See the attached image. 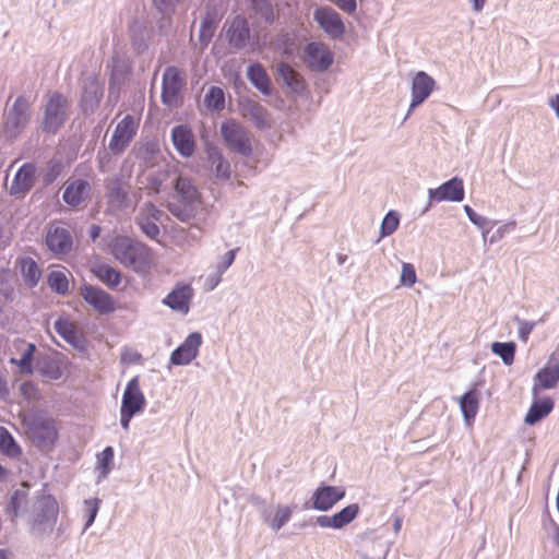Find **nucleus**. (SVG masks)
<instances>
[{"label": "nucleus", "mask_w": 559, "mask_h": 559, "mask_svg": "<svg viewBox=\"0 0 559 559\" xmlns=\"http://www.w3.org/2000/svg\"><path fill=\"white\" fill-rule=\"evenodd\" d=\"M252 4L267 23H272L274 21L273 8L269 2L265 0H252Z\"/></svg>", "instance_id": "nucleus-46"}, {"label": "nucleus", "mask_w": 559, "mask_h": 559, "mask_svg": "<svg viewBox=\"0 0 559 559\" xmlns=\"http://www.w3.org/2000/svg\"><path fill=\"white\" fill-rule=\"evenodd\" d=\"M59 513L58 501L50 495L44 496L39 500L38 518L41 523L56 522Z\"/></svg>", "instance_id": "nucleus-32"}, {"label": "nucleus", "mask_w": 559, "mask_h": 559, "mask_svg": "<svg viewBox=\"0 0 559 559\" xmlns=\"http://www.w3.org/2000/svg\"><path fill=\"white\" fill-rule=\"evenodd\" d=\"M20 392L27 401L36 400L38 396L37 388L32 382L22 383L20 386Z\"/></svg>", "instance_id": "nucleus-48"}, {"label": "nucleus", "mask_w": 559, "mask_h": 559, "mask_svg": "<svg viewBox=\"0 0 559 559\" xmlns=\"http://www.w3.org/2000/svg\"><path fill=\"white\" fill-rule=\"evenodd\" d=\"M345 497V489L338 486H319L312 495V508L329 511Z\"/></svg>", "instance_id": "nucleus-13"}, {"label": "nucleus", "mask_w": 559, "mask_h": 559, "mask_svg": "<svg viewBox=\"0 0 559 559\" xmlns=\"http://www.w3.org/2000/svg\"><path fill=\"white\" fill-rule=\"evenodd\" d=\"M253 111H254V119L259 127L264 126L265 123V112L259 105H253Z\"/></svg>", "instance_id": "nucleus-54"}, {"label": "nucleus", "mask_w": 559, "mask_h": 559, "mask_svg": "<svg viewBox=\"0 0 559 559\" xmlns=\"http://www.w3.org/2000/svg\"><path fill=\"white\" fill-rule=\"evenodd\" d=\"M40 374L48 380H58L62 376L61 368L53 360H45L40 367Z\"/></svg>", "instance_id": "nucleus-43"}, {"label": "nucleus", "mask_w": 559, "mask_h": 559, "mask_svg": "<svg viewBox=\"0 0 559 559\" xmlns=\"http://www.w3.org/2000/svg\"><path fill=\"white\" fill-rule=\"evenodd\" d=\"M114 258L136 273H147L154 265V255L144 243L126 236L115 237L110 245Z\"/></svg>", "instance_id": "nucleus-1"}, {"label": "nucleus", "mask_w": 559, "mask_h": 559, "mask_svg": "<svg viewBox=\"0 0 559 559\" xmlns=\"http://www.w3.org/2000/svg\"><path fill=\"white\" fill-rule=\"evenodd\" d=\"M221 133L229 150L242 156L251 155V136L241 124L235 120H227L222 123Z\"/></svg>", "instance_id": "nucleus-6"}, {"label": "nucleus", "mask_w": 559, "mask_h": 559, "mask_svg": "<svg viewBox=\"0 0 559 559\" xmlns=\"http://www.w3.org/2000/svg\"><path fill=\"white\" fill-rule=\"evenodd\" d=\"M46 243L55 253H66L72 247V238L66 228L51 225L46 236Z\"/></svg>", "instance_id": "nucleus-21"}, {"label": "nucleus", "mask_w": 559, "mask_h": 559, "mask_svg": "<svg viewBox=\"0 0 559 559\" xmlns=\"http://www.w3.org/2000/svg\"><path fill=\"white\" fill-rule=\"evenodd\" d=\"M429 199L436 202H461L464 199V186L462 179L454 177L442 183L437 189H429Z\"/></svg>", "instance_id": "nucleus-15"}, {"label": "nucleus", "mask_w": 559, "mask_h": 559, "mask_svg": "<svg viewBox=\"0 0 559 559\" xmlns=\"http://www.w3.org/2000/svg\"><path fill=\"white\" fill-rule=\"evenodd\" d=\"M549 105L555 109L556 115L559 118V94L549 99Z\"/></svg>", "instance_id": "nucleus-57"}, {"label": "nucleus", "mask_w": 559, "mask_h": 559, "mask_svg": "<svg viewBox=\"0 0 559 559\" xmlns=\"http://www.w3.org/2000/svg\"><path fill=\"white\" fill-rule=\"evenodd\" d=\"M0 559H8L5 550L0 549Z\"/></svg>", "instance_id": "nucleus-63"}, {"label": "nucleus", "mask_w": 559, "mask_h": 559, "mask_svg": "<svg viewBox=\"0 0 559 559\" xmlns=\"http://www.w3.org/2000/svg\"><path fill=\"white\" fill-rule=\"evenodd\" d=\"M227 37L235 47H242L249 38V27L246 19L236 16L227 28Z\"/></svg>", "instance_id": "nucleus-25"}, {"label": "nucleus", "mask_w": 559, "mask_h": 559, "mask_svg": "<svg viewBox=\"0 0 559 559\" xmlns=\"http://www.w3.org/2000/svg\"><path fill=\"white\" fill-rule=\"evenodd\" d=\"M7 476V471L0 465V480Z\"/></svg>", "instance_id": "nucleus-62"}, {"label": "nucleus", "mask_w": 559, "mask_h": 559, "mask_svg": "<svg viewBox=\"0 0 559 559\" xmlns=\"http://www.w3.org/2000/svg\"><path fill=\"white\" fill-rule=\"evenodd\" d=\"M100 234V227L97 225H92L90 229V235L93 240H95Z\"/></svg>", "instance_id": "nucleus-58"}, {"label": "nucleus", "mask_w": 559, "mask_h": 559, "mask_svg": "<svg viewBox=\"0 0 559 559\" xmlns=\"http://www.w3.org/2000/svg\"><path fill=\"white\" fill-rule=\"evenodd\" d=\"M399 224H400V218H399L397 213H395L393 211L389 212L384 216L382 224H381V236L385 237V236L392 235L397 229Z\"/></svg>", "instance_id": "nucleus-42"}, {"label": "nucleus", "mask_w": 559, "mask_h": 559, "mask_svg": "<svg viewBox=\"0 0 559 559\" xmlns=\"http://www.w3.org/2000/svg\"><path fill=\"white\" fill-rule=\"evenodd\" d=\"M69 103L58 92L48 94L43 120V130L47 133H56L67 119Z\"/></svg>", "instance_id": "nucleus-5"}, {"label": "nucleus", "mask_w": 559, "mask_h": 559, "mask_svg": "<svg viewBox=\"0 0 559 559\" xmlns=\"http://www.w3.org/2000/svg\"><path fill=\"white\" fill-rule=\"evenodd\" d=\"M334 2L341 10L347 13H353L356 11L357 4L356 0H331Z\"/></svg>", "instance_id": "nucleus-51"}, {"label": "nucleus", "mask_w": 559, "mask_h": 559, "mask_svg": "<svg viewBox=\"0 0 559 559\" xmlns=\"http://www.w3.org/2000/svg\"><path fill=\"white\" fill-rule=\"evenodd\" d=\"M16 498L13 497L12 500H11V504L13 507V512H14V515H16L17 513V510H16V502H15Z\"/></svg>", "instance_id": "nucleus-61"}, {"label": "nucleus", "mask_w": 559, "mask_h": 559, "mask_svg": "<svg viewBox=\"0 0 559 559\" xmlns=\"http://www.w3.org/2000/svg\"><path fill=\"white\" fill-rule=\"evenodd\" d=\"M292 509L288 506H277L274 515L265 521L269 523L272 530H281L292 518Z\"/></svg>", "instance_id": "nucleus-38"}, {"label": "nucleus", "mask_w": 559, "mask_h": 559, "mask_svg": "<svg viewBox=\"0 0 559 559\" xmlns=\"http://www.w3.org/2000/svg\"><path fill=\"white\" fill-rule=\"evenodd\" d=\"M145 403L139 378L134 377L128 382L121 401L120 424L124 430L129 429L132 417L143 411Z\"/></svg>", "instance_id": "nucleus-4"}, {"label": "nucleus", "mask_w": 559, "mask_h": 559, "mask_svg": "<svg viewBox=\"0 0 559 559\" xmlns=\"http://www.w3.org/2000/svg\"><path fill=\"white\" fill-rule=\"evenodd\" d=\"M88 190L90 183L87 181L81 179L74 180L67 186L63 192V200L67 204L76 206L84 200Z\"/></svg>", "instance_id": "nucleus-27"}, {"label": "nucleus", "mask_w": 559, "mask_h": 559, "mask_svg": "<svg viewBox=\"0 0 559 559\" xmlns=\"http://www.w3.org/2000/svg\"><path fill=\"white\" fill-rule=\"evenodd\" d=\"M559 381V360L550 357L547 365L542 368L535 377V390L537 388L547 390L552 389Z\"/></svg>", "instance_id": "nucleus-22"}, {"label": "nucleus", "mask_w": 559, "mask_h": 559, "mask_svg": "<svg viewBox=\"0 0 559 559\" xmlns=\"http://www.w3.org/2000/svg\"><path fill=\"white\" fill-rule=\"evenodd\" d=\"M314 20L320 27L332 38H341L345 33V25L340 14L332 8H319L314 11Z\"/></svg>", "instance_id": "nucleus-12"}, {"label": "nucleus", "mask_w": 559, "mask_h": 559, "mask_svg": "<svg viewBox=\"0 0 559 559\" xmlns=\"http://www.w3.org/2000/svg\"><path fill=\"white\" fill-rule=\"evenodd\" d=\"M9 396V389L7 381L0 376V397L7 399Z\"/></svg>", "instance_id": "nucleus-56"}, {"label": "nucleus", "mask_w": 559, "mask_h": 559, "mask_svg": "<svg viewBox=\"0 0 559 559\" xmlns=\"http://www.w3.org/2000/svg\"><path fill=\"white\" fill-rule=\"evenodd\" d=\"M114 460V450L111 447H107L98 455V465L103 469V474H108L110 464Z\"/></svg>", "instance_id": "nucleus-47"}, {"label": "nucleus", "mask_w": 559, "mask_h": 559, "mask_svg": "<svg viewBox=\"0 0 559 559\" xmlns=\"http://www.w3.org/2000/svg\"><path fill=\"white\" fill-rule=\"evenodd\" d=\"M552 408L554 402L551 399L546 397L537 400L530 407L524 420L527 425H534L546 417Z\"/></svg>", "instance_id": "nucleus-30"}, {"label": "nucleus", "mask_w": 559, "mask_h": 559, "mask_svg": "<svg viewBox=\"0 0 559 559\" xmlns=\"http://www.w3.org/2000/svg\"><path fill=\"white\" fill-rule=\"evenodd\" d=\"M207 156L211 160L212 165L215 166L216 177L222 179L230 178V164L227 159L224 158L219 150L215 146H211L207 148Z\"/></svg>", "instance_id": "nucleus-33"}, {"label": "nucleus", "mask_w": 559, "mask_h": 559, "mask_svg": "<svg viewBox=\"0 0 559 559\" xmlns=\"http://www.w3.org/2000/svg\"><path fill=\"white\" fill-rule=\"evenodd\" d=\"M486 0H474L475 11H480L485 5Z\"/></svg>", "instance_id": "nucleus-59"}, {"label": "nucleus", "mask_w": 559, "mask_h": 559, "mask_svg": "<svg viewBox=\"0 0 559 559\" xmlns=\"http://www.w3.org/2000/svg\"><path fill=\"white\" fill-rule=\"evenodd\" d=\"M173 144L183 157H190L195 151V140L191 129L187 126H177L171 131Z\"/></svg>", "instance_id": "nucleus-20"}, {"label": "nucleus", "mask_w": 559, "mask_h": 559, "mask_svg": "<svg viewBox=\"0 0 559 559\" xmlns=\"http://www.w3.org/2000/svg\"><path fill=\"white\" fill-rule=\"evenodd\" d=\"M108 201L112 206L120 207L124 205L127 200V191L123 189L118 179L112 180L107 185Z\"/></svg>", "instance_id": "nucleus-37"}, {"label": "nucleus", "mask_w": 559, "mask_h": 559, "mask_svg": "<svg viewBox=\"0 0 559 559\" xmlns=\"http://www.w3.org/2000/svg\"><path fill=\"white\" fill-rule=\"evenodd\" d=\"M417 281L416 271L413 264L403 263L401 273V283L404 286H413Z\"/></svg>", "instance_id": "nucleus-45"}, {"label": "nucleus", "mask_w": 559, "mask_h": 559, "mask_svg": "<svg viewBox=\"0 0 559 559\" xmlns=\"http://www.w3.org/2000/svg\"><path fill=\"white\" fill-rule=\"evenodd\" d=\"M0 449L11 456L20 453L19 445L15 443L13 437L4 427H0Z\"/></svg>", "instance_id": "nucleus-41"}, {"label": "nucleus", "mask_w": 559, "mask_h": 559, "mask_svg": "<svg viewBox=\"0 0 559 559\" xmlns=\"http://www.w3.org/2000/svg\"><path fill=\"white\" fill-rule=\"evenodd\" d=\"M26 433L40 449L50 448L58 438L55 419L44 415H28L23 419Z\"/></svg>", "instance_id": "nucleus-2"}, {"label": "nucleus", "mask_w": 559, "mask_h": 559, "mask_svg": "<svg viewBox=\"0 0 559 559\" xmlns=\"http://www.w3.org/2000/svg\"><path fill=\"white\" fill-rule=\"evenodd\" d=\"M305 63L314 71H325L333 63V53L323 43H309L302 57Z\"/></svg>", "instance_id": "nucleus-11"}, {"label": "nucleus", "mask_w": 559, "mask_h": 559, "mask_svg": "<svg viewBox=\"0 0 559 559\" xmlns=\"http://www.w3.org/2000/svg\"><path fill=\"white\" fill-rule=\"evenodd\" d=\"M480 394L477 389H472L460 399V407L465 421L471 425L479 408Z\"/></svg>", "instance_id": "nucleus-26"}, {"label": "nucleus", "mask_w": 559, "mask_h": 559, "mask_svg": "<svg viewBox=\"0 0 559 559\" xmlns=\"http://www.w3.org/2000/svg\"><path fill=\"white\" fill-rule=\"evenodd\" d=\"M491 350L501 357L503 362L508 366H510L514 360L515 355V344L512 342L509 343H500L495 342L491 345Z\"/></svg>", "instance_id": "nucleus-39"}, {"label": "nucleus", "mask_w": 559, "mask_h": 559, "mask_svg": "<svg viewBox=\"0 0 559 559\" xmlns=\"http://www.w3.org/2000/svg\"><path fill=\"white\" fill-rule=\"evenodd\" d=\"M29 107L31 104L25 96H19L15 99L12 107L9 109L4 121V132L9 136L15 138L28 123Z\"/></svg>", "instance_id": "nucleus-9"}, {"label": "nucleus", "mask_w": 559, "mask_h": 559, "mask_svg": "<svg viewBox=\"0 0 559 559\" xmlns=\"http://www.w3.org/2000/svg\"><path fill=\"white\" fill-rule=\"evenodd\" d=\"M247 75L251 83L263 94L267 95L271 93V81L261 64H251L248 68Z\"/></svg>", "instance_id": "nucleus-31"}, {"label": "nucleus", "mask_w": 559, "mask_h": 559, "mask_svg": "<svg viewBox=\"0 0 559 559\" xmlns=\"http://www.w3.org/2000/svg\"><path fill=\"white\" fill-rule=\"evenodd\" d=\"M21 271L23 275V280L25 284L29 287H34L37 285L41 272L37 265V263L32 259H23L21 261Z\"/></svg>", "instance_id": "nucleus-36"}, {"label": "nucleus", "mask_w": 559, "mask_h": 559, "mask_svg": "<svg viewBox=\"0 0 559 559\" xmlns=\"http://www.w3.org/2000/svg\"><path fill=\"white\" fill-rule=\"evenodd\" d=\"M85 506H86V511L88 513V518L86 521V527H88L90 525H92V523L94 522V520L96 518V514L98 511V500L97 499L86 500Z\"/></svg>", "instance_id": "nucleus-49"}, {"label": "nucleus", "mask_w": 559, "mask_h": 559, "mask_svg": "<svg viewBox=\"0 0 559 559\" xmlns=\"http://www.w3.org/2000/svg\"><path fill=\"white\" fill-rule=\"evenodd\" d=\"M192 297V288L189 285L178 284L164 299V304L174 310L187 313Z\"/></svg>", "instance_id": "nucleus-23"}, {"label": "nucleus", "mask_w": 559, "mask_h": 559, "mask_svg": "<svg viewBox=\"0 0 559 559\" xmlns=\"http://www.w3.org/2000/svg\"><path fill=\"white\" fill-rule=\"evenodd\" d=\"M14 346L21 352L20 358H11L10 362L19 366L20 371L23 373H32V360L35 353V345L26 343L25 341H16Z\"/></svg>", "instance_id": "nucleus-24"}, {"label": "nucleus", "mask_w": 559, "mask_h": 559, "mask_svg": "<svg viewBox=\"0 0 559 559\" xmlns=\"http://www.w3.org/2000/svg\"><path fill=\"white\" fill-rule=\"evenodd\" d=\"M68 274L70 272L66 267L52 270L48 275L50 288L58 294L66 295L69 290Z\"/></svg>", "instance_id": "nucleus-34"}, {"label": "nucleus", "mask_w": 559, "mask_h": 559, "mask_svg": "<svg viewBox=\"0 0 559 559\" xmlns=\"http://www.w3.org/2000/svg\"><path fill=\"white\" fill-rule=\"evenodd\" d=\"M56 332L63 337L64 341L78 347L81 344V333L79 332L75 323L67 318H59L55 322Z\"/></svg>", "instance_id": "nucleus-28"}, {"label": "nucleus", "mask_w": 559, "mask_h": 559, "mask_svg": "<svg viewBox=\"0 0 559 559\" xmlns=\"http://www.w3.org/2000/svg\"><path fill=\"white\" fill-rule=\"evenodd\" d=\"M277 70L280 76L294 92H299L304 90L302 76L298 72H296L289 64L281 63Z\"/></svg>", "instance_id": "nucleus-35"}, {"label": "nucleus", "mask_w": 559, "mask_h": 559, "mask_svg": "<svg viewBox=\"0 0 559 559\" xmlns=\"http://www.w3.org/2000/svg\"><path fill=\"white\" fill-rule=\"evenodd\" d=\"M235 250H230L228 251L225 257H224V260H223V271L227 270L234 262L235 260Z\"/></svg>", "instance_id": "nucleus-55"}, {"label": "nucleus", "mask_w": 559, "mask_h": 559, "mask_svg": "<svg viewBox=\"0 0 559 559\" xmlns=\"http://www.w3.org/2000/svg\"><path fill=\"white\" fill-rule=\"evenodd\" d=\"M554 542L559 548V526H557L554 531Z\"/></svg>", "instance_id": "nucleus-60"}, {"label": "nucleus", "mask_w": 559, "mask_h": 559, "mask_svg": "<svg viewBox=\"0 0 559 559\" xmlns=\"http://www.w3.org/2000/svg\"><path fill=\"white\" fill-rule=\"evenodd\" d=\"M201 344V334L191 333L185 342L171 353L170 362L176 366L189 364L197 357Z\"/></svg>", "instance_id": "nucleus-16"}, {"label": "nucleus", "mask_w": 559, "mask_h": 559, "mask_svg": "<svg viewBox=\"0 0 559 559\" xmlns=\"http://www.w3.org/2000/svg\"><path fill=\"white\" fill-rule=\"evenodd\" d=\"M80 293L83 300L100 316L111 314L118 309L115 298L99 287L84 284L80 287Z\"/></svg>", "instance_id": "nucleus-7"}, {"label": "nucleus", "mask_w": 559, "mask_h": 559, "mask_svg": "<svg viewBox=\"0 0 559 559\" xmlns=\"http://www.w3.org/2000/svg\"><path fill=\"white\" fill-rule=\"evenodd\" d=\"M204 103L209 109H223L225 105V96L223 90L217 86H212L205 95Z\"/></svg>", "instance_id": "nucleus-40"}, {"label": "nucleus", "mask_w": 559, "mask_h": 559, "mask_svg": "<svg viewBox=\"0 0 559 559\" xmlns=\"http://www.w3.org/2000/svg\"><path fill=\"white\" fill-rule=\"evenodd\" d=\"M177 203H169L168 209L178 219L187 222L194 216L193 204L198 201L199 193L191 180L178 177L175 185Z\"/></svg>", "instance_id": "nucleus-3"}, {"label": "nucleus", "mask_w": 559, "mask_h": 559, "mask_svg": "<svg viewBox=\"0 0 559 559\" xmlns=\"http://www.w3.org/2000/svg\"><path fill=\"white\" fill-rule=\"evenodd\" d=\"M185 76L176 67H168L163 74L162 99L168 107H177L181 103V90L185 86Z\"/></svg>", "instance_id": "nucleus-8"}, {"label": "nucleus", "mask_w": 559, "mask_h": 559, "mask_svg": "<svg viewBox=\"0 0 559 559\" xmlns=\"http://www.w3.org/2000/svg\"><path fill=\"white\" fill-rule=\"evenodd\" d=\"M159 11L164 13L173 12L180 0H153Z\"/></svg>", "instance_id": "nucleus-50"}, {"label": "nucleus", "mask_w": 559, "mask_h": 559, "mask_svg": "<svg viewBox=\"0 0 559 559\" xmlns=\"http://www.w3.org/2000/svg\"><path fill=\"white\" fill-rule=\"evenodd\" d=\"M215 24L210 21L209 19H204L202 22H201V26H200V41L202 43V45L206 46L211 38L213 37L214 35V32H215Z\"/></svg>", "instance_id": "nucleus-44"}, {"label": "nucleus", "mask_w": 559, "mask_h": 559, "mask_svg": "<svg viewBox=\"0 0 559 559\" xmlns=\"http://www.w3.org/2000/svg\"><path fill=\"white\" fill-rule=\"evenodd\" d=\"M436 81L424 71L415 74L412 82V102L409 109H414L423 104L432 93Z\"/></svg>", "instance_id": "nucleus-17"}, {"label": "nucleus", "mask_w": 559, "mask_h": 559, "mask_svg": "<svg viewBox=\"0 0 559 559\" xmlns=\"http://www.w3.org/2000/svg\"><path fill=\"white\" fill-rule=\"evenodd\" d=\"M464 210H465L468 218L471 219V222L474 223L475 225L481 227L486 224V218L478 215L477 213H475L471 206L465 205Z\"/></svg>", "instance_id": "nucleus-52"}, {"label": "nucleus", "mask_w": 559, "mask_h": 559, "mask_svg": "<svg viewBox=\"0 0 559 559\" xmlns=\"http://www.w3.org/2000/svg\"><path fill=\"white\" fill-rule=\"evenodd\" d=\"M163 213L153 203H145L141 207L138 216V224L142 231L150 238H156L159 235L157 222L160 221Z\"/></svg>", "instance_id": "nucleus-19"}, {"label": "nucleus", "mask_w": 559, "mask_h": 559, "mask_svg": "<svg viewBox=\"0 0 559 559\" xmlns=\"http://www.w3.org/2000/svg\"><path fill=\"white\" fill-rule=\"evenodd\" d=\"M359 510L360 508L357 503H352L333 515L318 516L317 524L322 528L341 530L357 518Z\"/></svg>", "instance_id": "nucleus-14"}, {"label": "nucleus", "mask_w": 559, "mask_h": 559, "mask_svg": "<svg viewBox=\"0 0 559 559\" xmlns=\"http://www.w3.org/2000/svg\"><path fill=\"white\" fill-rule=\"evenodd\" d=\"M139 120L131 115H127L117 124L109 142V148L112 153L119 154L124 151L136 133Z\"/></svg>", "instance_id": "nucleus-10"}, {"label": "nucleus", "mask_w": 559, "mask_h": 559, "mask_svg": "<svg viewBox=\"0 0 559 559\" xmlns=\"http://www.w3.org/2000/svg\"><path fill=\"white\" fill-rule=\"evenodd\" d=\"M36 180V167L32 163H26L16 171L11 186L10 194L24 195L34 186Z\"/></svg>", "instance_id": "nucleus-18"}, {"label": "nucleus", "mask_w": 559, "mask_h": 559, "mask_svg": "<svg viewBox=\"0 0 559 559\" xmlns=\"http://www.w3.org/2000/svg\"><path fill=\"white\" fill-rule=\"evenodd\" d=\"M534 325L535 324L533 322H527V321L521 322L520 328H519V335L523 342L527 341L528 335L531 334V332L534 329Z\"/></svg>", "instance_id": "nucleus-53"}, {"label": "nucleus", "mask_w": 559, "mask_h": 559, "mask_svg": "<svg viewBox=\"0 0 559 559\" xmlns=\"http://www.w3.org/2000/svg\"><path fill=\"white\" fill-rule=\"evenodd\" d=\"M93 274L109 288H116L122 280L120 271L108 265L98 264L92 267Z\"/></svg>", "instance_id": "nucleus-29"}]
</instances>
